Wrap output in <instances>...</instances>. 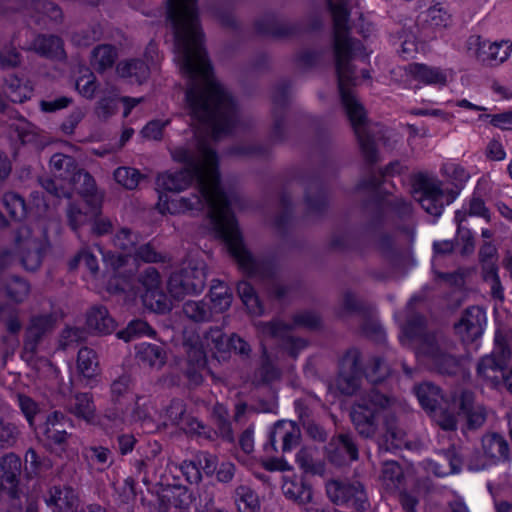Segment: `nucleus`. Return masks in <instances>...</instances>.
Returning a JSON list of instances; mask_svg holds the SVG:
<instances>
[{"instance_id": "52", "label": "nucleus", "mask_w": 512, "mask_h": 512, "mask_svg": "<svg viewBox=\"0 0 512 512\" xmlns=\"http://www.w3.org/2000/svg\"><path fill=\"white\" fill-rule=\"evenodd\" d=\"M10 126L22 143L37 142L38 130L27 120L20 118L14 121Z\"/></svg>"}, {"instance_id": "20", "label": "nucleus", "mask_w": 512, "mask_h": 512, "mask_svg": "<svg viewBox=\"0 0 512 512\" xmlns=\"http://www.w3.org/2000/svg\"><path fill=\"white\" fill-rule=\"evenodd\" d=\"M203 287V275L195 270H184L180 273H174L168 281V291L177 300L188 294L200 293Z\"/></svg>"}, {"instance_id": "23", "label": "nucleus", "mask_w": 512, "mask_h": 512, "mask_svg": "<svg viewBox=\"0 0 512 512\" xmlns=\"http://www.w3.org/2000/svg\"><path fill=\"white\" fill-rule=\"evenodd\" d=\"M101 369L96 352L83 347L78 351L75 367V377L86 385H92L97 381Z\"/></svg>"}, {"instance_id": "43", "label": "nucleus", "mask_w": 512, "mask_h": 512, "mask_svg": "<svg viewBox=\"0 0 512 512\" xmlns=\"http://www.w3.org/2000/svg\"><path fill=\"white\" fill-rule=\"evenodd\" d=\"M103 93L96 105L95 113L99 119L107 120L116 112L118 91L115 88L111 90L107 88Z\"/></svg>"}, {"instance_id": "46", "label": "nucleus", "mask_w": 512, "mask_h": 512, "mask_svg": "<svg viewBox=\"0 0 512 512\" xmlns=\"http://www.w3.org/2000/svg\"><path fill=\"white\" fill-rule=\"evenodd\" d=\"M116 56V51L112 46L101 45L93 50L91 64L95 69L102 71L112 66Z\"/></svg>"}, {"instance_id": "41", "label": "nucleus", "mask_w": 512, "mask_h": 512, "mask_svg": "<svg viewBox=\"0 0 512 512\" xmlns=\"http://www.w3.org/2000/svg\"><path fill=\"white\" fill-rule=\"evenodd\" d=\"M235 504L239 512H258V496L247 486H240L235 492Z\"/></svg>"}, {"instance_id": "51", "label": "nucleus", "mask_w": 512, "mask_h": 512, "mask_svg": "<svg viewBox=\"0 0 512 512\" xmlns=\"http://www.w3.org/2000/svg\"><path fill=\"white\" fill-rule=\"evenodd\" d=\"M482 274L485 283L490 287L491 296L496 300L502 301L504 299V289L500 282L497 266L491 264L486 265Z\"/></svg>"}, {"instance_id": "8", "label": "nucleus", "mask_w": 512, "mask_h": 512, "mask_svg": "<svg viewBox=\"0 0 512 512\" xmlns=\"http://www.w3.org/2000/svg\"><path fill=\"white\" fill-rule=\"evenodd\" d=\"M50 171L55 179L41 181L42 187L57 198L71 197L75 191L81 196L86 188L84 176L93 179L87 172L78 169L75 160L65 154L55 153L50 159Z\"/></svg>"}, {"instance_id": "62", "label": "nucleus", "mask_w": 512, "mask_h": 512, "mask_svg": "<svg viewBox=\"0 0 512 512\" xmlns=\"http://www.w3.org/2000/svg\"><path fill=\"white\" fill-rule=\"evenodd\" d=\"M169 123V119L152 120L141 130V135L147 140H160L162 138L164 128Z\"/></svg>"}, {"instance_id": "17", "label": "nucleus", "mask_w": 512, "mask_h": 512, "mask_svg": "<svg viewBox=\"0 0 512 512\" xmlns=\"http://www.w3.org/2000/svg\"><path fill=\"white\" fill-rule=\"evenodd\" d=\"M210 307L203 302L187 301L183 306L184 314L194 321H207L214 315L224 312V287L219 283L212 286L209 293Z\"/></svg>"}, {"instance_id": "14", "label": "nucleus", "mask_w": 512, "mask_h": 512, "mask_svg": "<svg viewBox=\"0 0 512 512\" xmlns=\"http://www.w3.org/2000/svg\"><path fill=\"white\" fill-rule=\"evenodd\" d=\"M326 492L330 500L337 504H347L357 510H365L368 507L367 495L362 484L344 483L336 480L329 481Z\"/></svg>"}, {"instance_id": "48", "label": "nucleus", "mask_w": 512, "mask_h": 512, "mask_svg": "<svg viewBox=\"0 0 512 512\" xmlns=\"http://www.w3.org/2000/svg\"><path fill=\"white\" fill-rule=\"evenodd\" d=\"M432 413L433 420L439 425L443 430L446 431H454L457 428V415L454 411V408L451 407H441L436 406L434 410L430 411Z\"/></svg>"}, {"instance_id": "61", "label": "nucleus", "mask_w": 512, "mask_h": 512, "mask_svg": "<svg viewBox=\"0 0 512 512\" xmlns=\"http://www.w3.org/2000/svg\"><path fill=\"white\" fill-rule=\"evenodd\" d=\"M442 172L454 181L455 186H462L470 178L469 172L457 163H445L442 166Z\"/></svg>"}, {"instance_id": "11", "label": "nucleus", "mask_w": 512, "mask_h": 512, "mask_svg": "<svg viewBox=\"0 0 512 512\" xmlns=\"http://www.w3.org/2000/svg\"><path fill=\"white\" fill-rule=\"evenodd\" d=\"M511 358V350L495 337V347L490 354L480 358L477 364L478 378L489 386H497L501 380L504 381V367Z\"/></svg>"}, {"instance_id": "4", "label": "nucleus", "mask_w": 512, "mask_h": 512, "mask_svg": "<svg viewBox=\"0 0 512 512\" xmlns=\"http://www.w3.org/2000/svg\"><path fill=\"white\" fill-rule=\"evenodd\" d=\"M400 341L412 345L419 361L442 374L455 375L463 368V360L447 352L443 337L427 330L425 319L414 315L402 328Z\"/></svg>"}, {"instance_id": "42", "label": "nucleus", "mask_w": 512, "mask_h": 512, "mask_svg": "<svg viewBox=\"0 0 512 512\" xmlns=\"http://www.w3.org/2000/svg\"><path fill=\"white\" fill-rule=\"evenodd\" d=\"M237 290L242 302L251 314L259 316L264 313V307L250 283L246 281L240 282L237 286Z\"/></svg>"}, {"instance_id": "35", "label": "nucleus", "mask_w": 512, "mask_h": 512, "mask_svg": "<svg viewBox=\"0 0 512 512\" xmlns=\"http://www.w3.org/2000/svg\"><path fill=\"white\" fill-rule=\"evenodd\" d=\"M415 394L420 405L427 411L434 410L443 400L440 389L429 382L418 385Z\"/></svg>"}, {"instance_id": "19", "label": "nucleus", "mask_w": 512, "mask_h": 512, "mask_svg": "<svg viewBox=\"0 0 512 512\" xmlns=\"http://www.w3.org/2000/svg\"><path fill=\"white\" fill-rule=\"evenodd\" d=\"M257 328L264 337L281 339L284 349L292 357H296L307 345L305 340L292 337L290 335L292 327L280 321L259 322Z\"/></svg>"}, {"instance_id": "10", "label": "nucleus", "mask_w": 512, "mask_h": 512, "mask_svg": "<svg viewBox=\"0 0 512 512\" xmlns=\"http://www.w3.org/2000/svg\"><path fill=\"white\" fill-rule=\"evenodd\" d=\"M391 400L376 390L362 396L353 406L351 420L358 433L372 437L377 429V418L390 405Z\"/></svg>"}, {"instance_id": "27", "label": "nucleus", "mask_w": 512, "mask_h": 512, "mask_svg": "<svg viewBox=\"0 0 512 512\" xmlns=\"http://www.w3.org/2000/svg\"><path fill=\"white\" fill-rule=\"evenodd\" d=\"M120 78L131 84H142L149 76V67L138 59L125 60L118 63L116 68Z\"/></svg>"}, {"instance_id": "45", "label": "nucleus", "mask_w": 512, "mask_h": 512, "mask_svg": "<svg viewBox=\"0 0 512 512\" xmlns=\"http://www.w3.org/2000/svg\"><path fill=\"white\" fill-rule=\"evenodd\" d=\"M70 409L76 417L87 422H91L94 418L95 406L92 398L86 393L76 395Z\"/></svg>"}, {"instance_id": "53", "label": "nucleus", "mask_w": 512, "mask_h": 512, "mask_svg": "<svg viewBox=\"0 0 512 512\" xmlns=\"http://www.w3.org/2000/svg\"><path fill=\"white\" fill-rule=\"evenodd\" d=\"M258 29L261 33L276 37L288 36L294 32V27L291 24L278 22L274 19H267L258 23Z\"/></svg>"}, {"instance_id": "2", "label": "nucleus", "mask_w": 512, "mask_h": 512, "mask_svg": "<svg viewBox=\"0 0 512 512\" xmlns=\"http://www.w3.org/2000/svg\"><path fill=\"white\" fill-rule=\"evenodd\" d=\"M172 158L186 166L176 172H166L157 177L159 189L179 193L195 179L199 193L207 207L205 228L215 238L224 240V192L220 182L218 158L210 143L199 140L197 153L179 146L172 150Z\"/></svg>"}, {"instance_id": "37", "label": "nucleus", "mask_w": 512, "mask_h": 512, "mask_svg": "<svg viewBox=\"0 0 512 512\" xmlns=\"http://www.w3.org/2000/svg\"><path fill=\"white\" fill-rule=\"evenodd\" d=\"M468 215L489 219V211L484 201L480 198L473 197L467 204L463 205L462 209L455 212V222L458 225V233H462V222Z\"/></svg>"}, {"instance_id": "56", "label": "nucleus", "mask_w": 512, "mask_h": 512, "mask_svg": "<svg viewBox=\"0 0 512 512\" xmlns=\"http://www.w3.org/2000/svg\"><path fill=\"white\" fill-rule=\"evenodd\" d=\"M80 265L86 267L93 277L98 273V260L97 257L88 249H81L74 259L70 262L71 268H76Z\"/></svg>"}, {"instance_id": "38", "label": "nucleus", "mask_w": 512, "mask_h": 512, "mask_svg": "<svg viewBox=\"0 0 512 512\" xmlns=\"http://www.w3.org/2000/svg\"><path fill=\"white\" fill-rule=\"evenodd\" d=\"M33 88L28 82H22L16 76L6 79L5 93L13 102H23L32 95Z\"/></svg>"}, {"instance_id": "12", "label": "nucleus", "mask_w": 512, "mask_h": 512, "mask_svg": "<svg viewBox=\"0 0 512 512\" xmlns=\"http://www.w3.org/2000/svg\"><path fill=\"white\" fill-rule=\"evenodd\" d=\"M414 197L428 214L435 217H439L445 204H449L441 181L430 176L419 177Z\"/></svg>"}, {"instance_id": "33", "label": "nucleus", "mask_w": 512, "mask_h": 512, "mask_svg": "<svg viewBox=\"0 0 512 512\" xmlns=\"http://www.w3.org/2000/svg\"><path fill=\"white\" fill-rule=\"evenodd\" d=\"M1 478L8 484L10 491H15L18 483V476L21 471V460L13 454L5 455L0 461Z\"/></svg>"}, {"instance_id": "3", "label": "nucleus", "mask_w": 512, "mask_h": 512, "mask_svg": "<svg viewBox=\"0 0 512 512\" xmlns=\"http://www.w3.org/2000/svg\"><path fill=\"white\" fill-rule=\"evenodd\" d=\"M334 21V55L341 102L357 136L362 153H377L370 135L365 110L351 88L358 84L352 61L368 57L362 43L348 36L347 0H328Z\"/></svg>"}, {"instance_id": "9", "label": "nucleus", "mask_w": 512, "mask_h": 512, "mask_svg": "<svg viewBox=\"0 0 512 512\" xmlns=\"http://www.w3.org/2000/svg\"><path fill=\"white\" fill-rule=\"evenodd\" d=\"M232 206L233 195L226 190V250L231 253L239 267L248 276L262 279L272 277L274 275L272 264L256 260L244 246L237 223L230 213Z\"/></svg>"}, {"instance_id": "13", "label": "nucleus", "mask_w": 512, "mask_h": 512, "mask_svg": "<svg viewBox=\"0 0 512 512\" xmlns=\"http://www.w3.org/2000/svg\"><path fill=\"white\" fill-rule=\"evenodd\" d=\"M360 352L351 349L340 361L339 373L335 380L337 390L343 395H353L360 387L362 371Z\"/></svg>"}, {"instance_id": "24", "label": "nucleus", "mask_w": 512, "mask_h": 512, "mask_svg": "<svg viewBox=\"0 0 512 512\" xmlns=\"http://www.w3.org/2000/svg\"><path fill=\"white\" fill-rule=\"evenodd\" d=\"M201 205L207 212V207L200 196L192 198H185L179 196H169L166 193L159 194L157 209L161 214H180L194 209L196 206Z\"/></svg>"}, {"instance_id": "55", "label": "nucleus", "mask_w": 512, "mask_h": 512, "mask_svg": "<svg viewBox=\"0 0 512 512\" xmlns=\"http://www.w3.org/2000/svg\"><path fill=\"white\" fill-rule=\"evenodd\" d=\"M114 179L126 189H134L139 184L141 174L134 168L119 167L114 172Z\"/></svg>"}, {"instance_id": "1", "label": "nucleus", "mask_w": 512, "mask_h": 512, "mask_svg": "<svg viewBox=\"0 0 512 512\" xmlns=\"http://www.w3.org/2000/svg\"><path fill=\"white\" fill-rule=\"evenodd\" d=\"M168 18L175 37V59L181 72L191 80L186 93L197 133L219 140L223 132V96L215 84L202 47L197 0H167Z\"/></svg>"}, {"instance_id": "58", "label": "nucleus", "mask_w": 512, "mask_h": 512, "mask_svg": "<svg viewBox=\"0 0 512 512\" xmlns=\"http://www.w3.org/2000/svg\"><path fill=\"white\" fill-rule=\"evenodd\" d=\"M7 295L16 303L22 302L29 294L28 283L20 278H12L6 286Z\"/></svg>"}, {"instance_id": "32", "label": "nucleus", "mask_w": 512, "mask_h": 512, "mask_svg": "<svg viewBox=\"0 0 512 512\" xmlns=\"http://www.w3.org/2000/svg\"><path fill=\"white\" fill-rule=\"evenodd\" d=\"M445 460L448 466L438 463L434 460H425L423 462L424 469L428 473H432L437 477H445L450 474L458 473L461 469V459L454 454L453 451L448 450L445 453Z\"/></svg>"}, {"instance_id": "16", "label": "nucleus", "mask_w": 512, "mask_h": 512, "mask_svg": "<svg viewBox=\"0 0 512 512\" xmlns=\"http://www.w3.org/2000/svg\"><path fill=\"white\" fill-rule=\"evenodd\" d=\"M140 282L145 291L135 292V295L139 294L146 306L158 313H164L171 309L172 305L160 290V276L154 268H147L141 275Z\"/></svg>"}, {"instance_id": "18", "label": "nucleus", "mask_w": 512, "mask_h": 512, "mask_svg": "<svg viewBox=\"0 0 512 512\" xmlns=\"http://www.w3.org/2000/svg\"><path fill=\"white\" fill-rule=\"evenodd\" d=\"M485 324V311L479 306H472L464 311L459 322L455 324V330L463 342L470 343L481 337Z\"/></svg>"}, {"instance_id": "36", "label": "nucleus", "mask_w": 512, "mask_h": 512, "mask_svg": "<svg viewBox=\"0 0 512 512\" xmlns=\"http://www.w3.org/2000/svg\"><path fill=\"white\" fill-rule=\"evenodd\" d=\"M64 415L60 412H54L47 417L44 425V434L46 438L55 444H62L67 439V433L64 429Z\"/></svg>"}, {"instance_id": "31", "label": "nucleus", "mask_w": 512, "mask_h": 512, "mask_svg": "<svg viewBox=\"0 0 512 512\" xmlns=\"http://www.w3.org/2000/svg\"><path fill=\"white\" fill-rule=\"evenodd\" d=\"M136 357L141 364L156 369L162 367L166 359L160 346L146 342L136 346Z\"/></svg>"}, {"instance_id": "63", "label": "nucleus", "mask_w": 512, "mask_h": 512, "mask_svg": "<svg viewBox=\"0 0 512 512\" xmlns=\"http://www.w3.org/2000/svg\"><path fill=\"white\" fill-rule=\"evenodd\" d=\"M449 14L440 6H432L425 13V21L433 27H445L449 23Z\"/></svg>"}, {"instance_id": "34", "label": "nucleus", "mask_w": 512, "mask_h": 512, "mask_svg": "<svg viewBox=\"0 0 512 512\" xmlns=\"http://www.w3.org/2000/svg\"><path fill=\"white\" fill-rule=\"evenodd\" d=\"M54 324V319L50 315L34 317L31 319L30 325L27 329V340L25 349L33 351L35 342L47 331H49Z\"/></svg>"}, {"instance_id": "47", "label": "nucleus", "mask_w": 512, "mask_h": 512, "mask_svg": "<svg viewBox=\"0 0 512 512\" xmlns=\"http://www.w3.org/2000/svg\"><path fill=\"white\" fill-rule=\"evenodd\" d=\"M314 454L311 448H302L296 454V463L305 473L320 474L324 470L322 463L315 460Z\"/></svg>"}, {"instance_id": "60", "label": "nucleus", "mask_w": 512, "mask_h": 512, "mask_svg": "<svg viewBox=\"0 0 512 512\" xmlns=\"http://www.w3.org/2000/svg\"><path fill=\"white\" fill-rule=\"evenodd\" d=\"M152 330L149 325L142 320H134L129 323L127 328L118 333V337L130 341L133 337L147 335L150 336Z\"/></svg>"}, {"instance_id": "6", "label": "nucleus", "mask_w": 512, "mask_h": 512, "mask_svg": "<svg viewBox=\"0 0 512 512\" xmlns=\"http://www.w3.org/2000/svg\"><path fill=\"white\" fill-rule=\"evenodd\" d=\"M49 248L46 220H29L20 226L14 235L11 250L8 252L16 257L27 271H36L42 264Z\"/></svg>"}, {"instance_id": "50", "label": "nucleus", "mask_w": 512, "mask_h": 512, "mask_svg": "<svg viewBox=\"0 0 512 512\" xmlns=\"http://www.w3.org/2000/svg\"><path fill=\"white\" fill-rule=\"evenodd\" d=\"M262 358V364L255 375V381L268 384L278 380L280 378V370L271 363L265 348L263 349Z\"/></svg>"}, {"instance_id": "28", "label": "nucleus", "mask_w": 512, "mask_h": 512, "mask_svg": "<svg viewBox=\"0 0 512 512\" xmlns=\"http://www.w3.org/2000/svg\"><path fill=\"white\" fill-rule=\"evenodd\" d=\"M409 73L415 80L426 85L444 86L447 82L445 71L425 64H411L409 66Z\"/></svg>"}, {"instance_id": "5", "label": "nucleus", "mask_w": 512, "mask_h": 512, "mask_svg": "<svg viewBox=\"0 0 512 512\" xmlns=\"http://www.w3.org/2000/svg\"><path fill=\"white\" fill-rule=\"evenodd\" d=\"M113 243L115 247L122 250L121 255L110 252L104 253L99 249L106 267L104 278L108 280L106 290L109 293H117L128 289L129 282L126 273H131L132 269H126V266L134 265L137 260L144 262H156L158 260V255L153 248L149 244H140L139 235L128 228H121L115 234Z\"/></svg>"}, {"instance_id": "25", "label": "nucleus", "mask_w": 512, "mask_h": 512, "mask_svg": "<svg viewBox=\"0 0 512 512\" xmlns=\"http://www.w3.org/2000/svg\"><path fill=\"white\" fill-rule=\"evenodd\" d=\"M482 449L485 457L492 464L510 460V447L508 441L500 434L490 433L482 438Z\"/></svg>"}, {"instance_id": "64", "label": "nucleus", "mask_w": 512, "mask_h": 512, "mask_svg": "<svg viewBox=\"0 0 512 512\" xmlns=\"http://www.w3.org/2000/svg\"><path fill=\"white\" fill-rule=\"evenodd\" d=\"M337 450L340 453H344L349 461H354L358 458V449L350 435L341 434L338 436Z\"/></svg>"}, {"instance_id": "30", "label": "nucleus", "mask_w": 512, "mask_h": 512, "mask_svg": "<svg viewBox=\"0 0 512 512\" xmlns=\"http://www.w3.org/2000/svg\"><path fill=\"white\" fill-rule=\"evenodd\" d=\"M87 327L99 334H110L116 324L105 307H93L87 315Z\"/></svg>"}, {"instance_id": "59", "label": "nucleus", "mask_w": 512, "mask_h": 512, "mask_svg": "<svg viewBox=\"0 0 512 512\" xmlns=\"http://www.w3.org/2000/svg\"><path fill=\"white\" fill-rule=\"evenodd\" d=\"M96 81L92 72L83 70V74L76 80L77 91L85 98L92 99L96 92Z\"/></svg>"}, {"instance_id": "29", "label": "nucleus", "mask_w": 512, "mask_h": 512, "mask_svg": "<svg viewBox=\"0 0 512 512\" xmlns=\"http://www.w3.org/2000/svg\"><path fill=\"white\" fill-rule=\"evenodd\" d=\"M459 408L461 413L467 418V423L470 428L480 427L486 419L484 408L481 406H474L473 393L463 391L460 395Z\"/></svg>"}, {"instance_id": "49", "label": "nucleus", "mask_w": 512, "mask_h": 512, "mask_svg": "<svg viewBox=\"0 0 512 512\" xmlns=\"http://www.w3.org/2000/svg\"><path fill=\"white\" fill-rule=\"evenodd\" d=\"M50 459L39 456L35 450L29 449L25 455V471L28 475H38L51 468Z\"/></svg>"}, {"instance_id": "39", "label": "nucleus", "mask_w": 512, "mask_h": 512, "mask_svg": "<svg viewBox=\"0 0 512 512\" xmlns=\"http://www.w3.org/2000/svg\"><path fill=\"white\" fill-rule=\"evenodd\" d=\"M381 481L386 490H397L403 481V470L395 461H386L382 467Z\"/></svg>"}, {"instance_id": "40", "label": "nucleus", "mask_w": 512, "mask_h": 512, "mask_svg": "<svg viewBox=\"0 0 512 512\" xmlns=\"http://www.w3.org/2000/svg\"><path fill=\"white\" fill-rule=\"evenodd\" d=\"M33 49L47 57H61L63 45L60 38L56 36H38L33 43Z\"/></svg>"}, {"instance_id": "57", "label": "nucleus", "mask_w": 512, "mask_h": 512, "mask_svg": "<svg viewBox=\"0 0 512 512\" xmlns=\"http://www.w3.org/2000/svg\"><path fill=\"white\" fill-rule=\"evenodd\" d=\"M389 374V368L380 358H373L366 367L365 376L373 384L383 381Z\"/></svg>"}, {"instance_id": "26", "label": "nucleus", "mask_w": 512, "mask_h": 512, "mask_svg": "<svg viewBox=\"0 0 512 512\" xmlns=\"http://www.w3.org/2000/svg\"><path fill=\"white\" fill-rule=\"evenodd\" d=\"M45 501L55 512H77L78 498L71 488L54 486Z\"/></svg>"}, {"instance_id": "22", "label": "nucleus", "mask_w": 512, "mask_h": 512, "mask_svg": "<svg viewBox=\"0 0 512 512\" xmlns=\"http://www.w3.org/2000/svg\"><path fill=\"white\" fill-rule=\"evenodd\" d=\"M300 429L292 421H278L269 434V441L264 445V450L269 453L276 451V443L282 441V451L288 452L298 444Z\"/></svg>"}, {"instance_id": "44", "label": "nucleus", "mask_w": 512, "mask_h": 512, "mask_svg": "<svg viewBox=\"0 0 512 512\" xmlns=\"http://www.w3.org/2000/svg\"><path fill=\"white\" fill-rule=\"evenodd\" d=\"M284 495L299 504H307L312 500V490L304 483H297L294 481H286L283 484Z\"/></svg>"}, {"instance_id": "21", "label": "nucleus", "mask_w": 512, "mask_h": 512, "mask_svg": "<svg viewBox=\"0 0 512 512\" xmlns=\"http://www.w3.org/2000/svg\"><path fill=\"white\" fill-rule=\"evenodd\" d=\"M3 205L10 214V216L14 219L20 220L24 218L27 213H31V215L41 216L47 209V203L43 199L42 196L38 192H35L31 195V207L27 208L24 199L14 193L8 192L3 196Z\"/></svg>"}, {"instance_id": "15", "label": "nucleus", "mask_w": 512, "mask_h": 512, "mask_svg": "<svg viewBox=\"0 0 512 512\" xmlns=\"http://www.w3.org/2000/svg\"><path fill=\"white\" fill-rule=\"evenodd\" d=\"M469 49L475 47V55L486 65H499L506 61L512 51L509 41L491 42L480 36H471L468 41Z\"/></svg>"}, {"instance_id": "54", "label": "nucleus", "mask_w": 512, "mask_h": 512, "mask_svg": "<svg viewBox=\"0 0 512 512\" xmlns=\"http://www.w3.org/2000/svg\"><path fill=\"white\" fill-rule=\"evenodd\" d=\"M226 137L234 131H240L242 123L235 100L226 92Z\"/></svg>"}, {"instance_id": "7", "label": "nucleus", "mask_w": 512, "mask_h": 512, "mask_svg": "<svg viewBox=\"0 0 512 512\" xmlns=\"http://www.w3.org/2000/svg\"><path fill=\"white\" fill-rule=\"evenodd\" d=\"M84 184L86 188L81 190V198L85 203L86 210H83L76 203H71L66 212L68 223L75 231L84 224L90 223L92 234L96 236L107 234L112 229V223L101 214L103 193L97 190L94 179H90L86 175L84 176Z\"/></svg>"}]
</instances>
